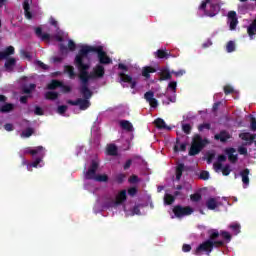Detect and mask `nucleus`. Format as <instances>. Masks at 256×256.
<instances>
[{
	"label": "nucleus",
	"mask_w": 256,
	"mask_h": 256,
	"mask_svg": "<svg viewBox=\"0 0 256 256\" xmlns=\"http://www.w3.org/2000/svg\"><path fill=\"white\" fill-rule=\"evenodd\" d=\"M59 87H63V82L59 81V80H52L48 85H47V89H49L50 91H53Z\"/></svg>",
	"instance_id": "32"
},
{
	"label": "nucleus",
	"mask_w": 256,
	"mask_h": 256,
	"mask_svg": "<svg viewBox=\"0 0 256 256\" xmlns=\"http://www.w3.org/2000/svg\"><path fill=\"white\" fill-rule=\"evenodd\" d=\"M206 207L207 209H209L210 211H215V209H217V207H219V204L217 203V199L215 198H209L206 201Z\"/></svg>",
	"instance_id": "26"
},
{
	"label": "nucleus",
	"mask_w": 256,
	"mask_h": 256,
	"mask_svg": "<svg viewBox=\"0 0 256 256\" xmlns=\"http://www.w3.org/2000/svg\"><path fill=\"white\" fill-rule=\"evenodd\" d=\"M80 95H82L83 98H78L76 100H68V105L77 106L79 105L81 111H87L91 107V97H93V91L89 89L88 86H85L83 84L80 85L79 88Z\"/></svg>",
	"instance_id": "4"
},
{
	"label": "nucleus",
	"mask_w": 256,
	"mask_h": 256,
	"mask_svg": "<svg viewBox=\"0 0 256 256\" xmlns=\"http://www.w3.org/2000/svg\"><path fill=\"white\" fill-rule=\"evenodd\" d=\"M155 57L158 59H169V57H172L171 52H168L167 50L158 49L155 52Z\"/></svg>",
	"instance_id": "24"
},
{
	"label": "nucleus",
	"mask_w": 256,
	"mask_h": 256,
	"mask_svg": "<svg viewBox=\"0 0 256 256\" xmlns=\"http://www.w3.org/2000/svg\"><path fill=\"white\" fill-rule=\"evenodd\" d=\"M35 87H37V85L30 84L29 86H26L23 88V93H25L26 95H29L33 92V90H35Z\"/></svg>",
	"instance_id": "39"
},
{
	"label": "nucleus",
	"mask_w": 256,
	"mask_h": 256,
	"mask_svg": "<svg viewBox=\"0 0 256 256\" xmlns=\"http://www.w3.org/2000/svg\"><path fill=\"white\" fill-rule=\"evenodd\" d=\"M155 127H157V129H165L166 131H171V127L167 126V124L165 123V120H163L162 118H157L154 121Z\"/></svg>",
	"instance_id": "23"
},
{
	"label": "nucleus",
	"mask_w": 256,
	"mask_h": 256,
	"mask_svg": "<svg viewBox=\"0 0 256 256\" xmlns=\"http://www.w3.org/2000/svg\"><path fill=\"white\" fill-rule=\"evenodd\" d=\"M6 59L4 67L8 73H13L15 66L17 65V60L15 58H9V56Z\"/></svg>",
	"instance_id": "13"
},
{
	"label": "nucleus",
	"mask_w": 256,
	"mask_h": 256,
	"mask_svg": "<svg viewBox=\"0 0 256 256\" xmlns=\"http://www.w3.org/2000/svg\"><path fill=\"white\" fill-rule=\"evenodd\" d=\"M157 69L153 68L152 66H145L142 69V77L145 79H151V73H156Z\"/></svg>",
	"instance_id": "22"
},
{
	"label": "nucleus",
	"mask_w": 256,
	"mask_h": 256,
	"mask_svg": "<svg viewBox=\"0 0 256 256\" xmlns=\"http://www.w3.org/2000/svg\"><path fill=\"white\" fill-rule=\"evenodd\" d=\"M198 9L203 11L206 17H215L221 11V0H204Z\"/></svg>",
	"instance_id": "5"
},
{
	"label": "nucleus",
	"mask_w": 256,
	"mask_h": 256,
	"mask_svg": "<svg viewBox=\"0 0 256 256\" xmlns=\"http://www.w3.org/2000/svg\"><path fill=\"white\" fill-rule=\"evenodd\" d=\"M68 49L69 51H75L77 49V44L73 40L68 41Z\"/></svg>",
	"instance_id": "50"
},
{
	"label": "nucleus",
	"mask_w": 256,
	"mask_h": 256,
	"mask_svg": "<svg viewBox=\"0 0 256 256\" xmlns=\"http://www.w3.org/2000/svg\"><path fill=\"white\" fill-rule=\"evenodd\" d=\"M127 201V190H122L116 196V201L114 202L115 205H122Z\"/></svg>",
	"instance_id": "21"
},
{
	"label": "nucleus",
	"mask_w": 256,
	"mask_h": 256,
	"mask_svg": "<svg viewBox=\"0 0 256 256\" xmlns=\"http://www.w3.org/2000/svg\"><path fill=\"white\" fill-rule=\"evenodd\" d=\"M60 53H67V46L65 44H60L59 45Z\"/></svg>",
	"instance_id": "64"
},
{
	"label": "nucleus",
	"mask_w": 256,
	"mask_h": 256,
	"mask_svg": "<svg viewBox=\"0 0 256 256\" xmlns=\"http://www.w3.org/2000/svg\"><path fill=\"white\" fill-rule=\"evenodd\" d=\"M206 157H207L208 165H211V163H213V159H215V153L214 152H208L206 154Z\"/></svg>",
	"instance_id": "45"
},
{
	"label": "nucleus",
	"mask_w": 256,
	"mask_h": 256,
	"mask_svg": "<svg viewBox=\"0 0 256 256\" xmlns=\"http://www.w3.org/2000/svg\"><path fill=\"white\" fill-rule=\"evenodd\" d=\"M11 111H15V104L13 103H5L0 106V113H11Z\"/></svg>",
	"instance_id": "25"
},
{
	"label": "nucleus",
	"mask_w": 256,
	"mask_h": 256,
	"mask_svg": "<svg viewBox=\"0 0 256 256\" xmlns=\"http://www.w3.org/2000/svg\"><path fill=\"white\" fill-rule=\"evenodd\" d=\"M200 179H202L203 181H207V179H209V172L203 170V171L200 173Z\"/></svg>",
	"instance_id": "53"
},
{
	"label": "nucleus",
	"mask_w": 256,
	"mask_h": 256,
	"mask_svg": "<svg viewBox=\"0 0 256 256\" xmlns=\"http://www.w3.org/2000/svg\"><path fill=\"white\" fill-rule=\"evenodd\" d=\"M128 195L130 197H135L137 195V188L131 187L128 189Z\"/></svg>",
	"instance_id": "56"
},
{
	"label": "nucleus",
	"mask_w": 256,
	"mask_h": 256,
	"mask_svg": "<svg viewBox=\"0 0 256 256\" xmlns=\"http://www.w3.org/2000/svg\"><path fill=\"white\" fill-rule=\"evenodd\" d=\"M191 124H183L182 125V131L186 134V135H191Z\"/></svg>",
	"instance_id": "43"
},
{
	"label": "nucleus",
	"mask_w": 256,
	"mask_h": 256,
	"mask_svg": "<svg viewBox=\"0 0 256 256\" xmlns=\"http://www.w3.org/2000/svg\"><path fill=\"white\" fill-rule=\"evenodd\" d=\"M225 153L230 163H236L237 161H239V156L235 154L237 153V150L235 148H226Z\"/></svg>",
	"instance_id": "12"
},
{
	"label": "nucleus",
	"mask_w": 256,
	"mask_h": 256,
	"mask_svg": "<svg viewBox=\"0 0 256 256\" xmlns=\"http://www.w3.org/2000/svg\"><path fill=\"white\" fill-rule=\"evenodd\" d=\"M43 151H45V148L43 146L35 147L34 149L26 148L24 150L25 155H32L35 157V155H43Z\"/></svg>",
	"instance_id": "14"
},
{
	"label": "nucleus",
	"mask_w": 256,
	"mask_h": 256,
	"mask_svg": "<svg viewBox=\"0 0 256 256\" xmlns=\"http://www.w3.org/2000/svg\"><path fill=\"white\" fill-rule=\"evenodd\" d=\"M119 125L125 131H133V124L129 120H121Z\"/></svg>",
	"instance_id": "31"
},
{
	"label": "nucleus",
	"mask_w": 256,
	"mask_h": 256,
	"mask_svg": "<svg viewBox=\"0 0 256 256\" xmlns=\"http://www.w3.org/2000/svg\"><path fill=\"white\" fill-rule=\"evenodd\" d=\"M205 129H207L209 131V129H211V124L210 123H203V124H200L198 126V131H205Z\"/></svg>",
	"instance_id": "44"
},
{
	"label": "nucleus",
	"mask_w": 256,
	"mask_h": 256,
	"mask_svg": "<svg viewBox=\"0 0 256 256\" xmlns=\"http://www.w3.org/2000/svg\"><path fill=\"white\" fill-rule=\"evenodd\" d=\"M34 113L39 116L44 115L43 108L40 106H35Z\"/></svg>",
	"instance_id": "59"
},
{
	"label": "nucleus",
	"mask_w": 256,
	"mask_h": 256,
	"mask_svg": "<svg viewBox=\"0 0 256 256\" xmlns=\"http://www.w3.org/2000/svg\"><path fill=\"white\" fill-rule=\"evenodd\" d=\"M174 151H175V153H179V151H187V144L186 143L180 144V148H179V145L176 144L174 146Z\"/></svg>",
	"instance_id": "41"
},
{
	"label": "nucleus",
	"mask_w": 256,
	"mask_h": 256,
	"mask_svg": "<svg viewBox=\"0 0 256 256\" xmlns=\"http://www.w3.org/2000/svg\"><path fill=\"white\" fill-rule=\"evenodd\" d=\"M120 81L123 83H130L131 89H135L137 87V81L133 80V77H131L128 74H125L124 72L119 73Z\"/></svg>",
	"instance_id": "11"
},
{
	"label": "nucleus",
	"mask_w": 256,
	"mask_h": 256,
	"mask_svg": "<svg viewBox=\"0 0 256 256\" xmlns=\"http://www.w3.org/2000/svg\"><path fill=\"white\" fill-rule=\"evenodd\" d=\"M249 168H246L240 172V176L242 178V183L247 187L249 185Z\"/></svg>",
	"instance_id": "27"
},
{
	"label": "nucleus",
	"mask_w": 256,
	"mask_h": 256,
	"mask_svg": "<svg viewBox=\"0 0 256 256\" xmlns=\"http://www.w3.org/2000/svg\"><path fill=\"white\" fill-rule=\"evenodd\" d=\"M126 177H127V176H126L125 174L120 173V174H118V175L116 176V182L119 183V184H121V183H123V182L125 181V178H126Z\"/></svg>",
	"instance_id": "48"
},
{
	"label": "nucleus",
	"mask_w": 256,
	"mask_h": 256,
	"mask_svg": "<svg viewBox=\"0 0 256 256\" xmlns=\"http://www.w3.org/2000/svg\"><path fill=\"white\" fill-rule=\"evenodd\" d=\"M10 55H15V47L8 46L4 51H0V61L7 59Z\"/></svg>",
	"instance_id": "17"
},
{
	"label": "nucleus",
	"mask_w": 256,
	"mask_h": 256,
	"mask_svg": "<svg viewBox=\"0 0 256 256\" xmlns=\"http://www.w3.org/2000/svg\"><path fill=\"white\" fill-rule=\"evenodd\" d=\"M106 153L107 155H110V157H115L117 156L118 149L115 144H109L106 148Z\"/></svg>",
	"instance_id": "29"
},
{
	"label": "nucleus",
	"mask_w": 256,
	"mask_h": 256,
	"mask_svg": "<svg viewBox=\"0 0 256 256\" xmlns=\"http://www.w3.org/2000/svg\"><path fill=\"white\" fill-rule=\"evenodd\" d=\"M129 183H139V176L137 175H132L130 176V178L128 179Z\"/></svg>",
	"instance_id": "60"
},
{
	"label": "nucleus",
	"mask_w": 256,
	"mask_h": 256,
	"mask_svg": "<svg viewBox=\"0 0 256 256\" xmlns=\"http://www.w3.org/2000/svg\"><path fill=\"white\" fill-rule=\"evenodd\" d=\"M240 139H242V141H247L248 145H253V143H255V134H251L249 132H244L239 134Z\"/></svg>",
	"instance_id": "15"
},
{
	"label": "nucleus",
	"mask_w": 256,
	"mask_h": 256,
	"mask_svg": "<svg viewBox=\"0 0 256 256\" xmlns=\"http://www.w3.org/2000/svg\"><path fill=\"white\" fill-rule=\"evenodd\" d=\"M168 89H171L174 93L177 91V83L172 81L168 84Z\"/></svg>",
	"instance_id": "58"
},
{
	"label": "nucleus",
	"mask_w": 256,
	"mask_h": 256,
	"mask_svg": "<svg viewBox=\"0 0 256 256\" xmlns=\"http://www.w3.org/2000/svg\"><path fill=\"white\" fill-rule=\"evenodd\" d=\"M190 199H191V201H194L197 203L201 199V194H199V193L192 194L190 196Z\"/></svg>",
	"instance_id": "52"
},
{
	"label": "nucleus",
	"mask_w": 256,
	"mask_h": 256,
	"mask_svg": "<svg viewBox=\"0 0 256 256\" xmlns=\"http://www.w3.org/2000/svg\"><path fill=\"white\" fill-rule=\"evenodd\" d=\"M238 153L239 155H247V148H245L244 146L238 147Z\"/></svg>",
	"instance_id": "62"
},
{
	"label": "nucleus",
	"mask_w": 256,
	"mask_h": 256,
	"mask_svg": "<svg viewBox=\"0 0 256 256\" xmlns=\"http://www.w3.org/2000/svg\"><path fill=\"white\" fill-rule=\"evenodd\" d=\"M94 181H98V183H107L109 181V176H107V174H98Z\"/></svg>",
	"instance_id": "35"
},
{
	"label": "nucleus",
	"mask_w": 256,
	"mask_h": 256,
	"mask_svg": "<svg viewBox=\"0 0 256 256\" xmlns=\"http://www.w3.org/2000/svg\"><path fill=\"white\" fill-rule=\"evenodd\" d=\"M172 75H175V77H183L185 75V70H178V71H171Z\"/></svg>",
	"instance_id": "51"
},
{
	"label": "nucleus",
	"mask_w": 256,
	"mask_h": 256,
	"mask_svg": "<svg viewBox=\"0 0 256 256\" xmlns=\"http://www.w3.org/2000/svg\"><path fill=\"white\" fill-rule=\"evenodd\" d=\"M172 211L175 217H177L178 219H181V217H187L193 213V209L191 208V206L183 207L181 205L174 206Z\"/></svg>",
	"instance_id": "7"
},
{
	"label": "nucleus",
	"mask_w": 256,
	"mask_h": 256,
	"mask_svg": "<svg viewBox=\"0 0 256 256\" xmlns=\"http://www.w3.org/2000/svg\"><path fill=\"white\" fill-rule=\"evenodd\" d=\"M231 137V134L227 130H221L218 134L214 135L215 141H220V143H227Z\"/></svg>",
	"instance_id": "10"
},
{
	"label": "nucleus",
	"mask_w": 256,
	"mask_h": 256,
	"mask_svg": "<svg viewBox=\"0 0 256 256\" xmlns=\"http://www.w3.org/2000/svg\"><path fill=\"white\" fill-rule=\"evenodd\" d=\"M89 53H97V58L100 65H111V63H113V60L107 55V52L103 51V47L101 46H82L77 56L85 59Z\"/></svg>",
	"instance_id": "3"
},
{
	"label": "nucleus",
	"mask_w": 256,
	"mask_h": 256,
	"mask_svg": "<svg viewBox=\"0 0 256 256\" xmlns=\"http://www.w3.org/2000/svg\"><path fill=\"white\" fill-rule=\"evenodd\" d=\"M35 133V130L33 128H26L25 130L22 131L21 137L29 138L31 135Z\"/></svg>",
	"instance_id": "38"
},
{
	"label": "nucleus",
	"mask_w": 256,
	"mask_h": 256,
	"mask_svg": "<svg viewBox=\"0 0 256 256\" xmlns=\"http://www.w3.org/2000/svg\"><path fill=\"white\" fill-rule=\"evenodd\" d=\"M43 157H45V150H43V155H38V157L32 163L27 164L28 171H31V167L37 169L40 163L43 162Z\"/></svg>",
	"instance_id": "19"
},
{
	"label": "nucleus",
	"mask_w": 256,
	"mask_h": 256,
	"mask_svg": "<svg viewBox=\"0 0 256 256\" xmlns=\"http://www.w3.org/2000/svg\"><path fill=\"white\" fill-rule=\"evenodd\" d=\"M148 103H149L150 107H152L153 109H155L157 107V105H159V103L157 102V99H155V98L150 100Z\"/></svg>",
	"instance_id": "63"
},
{
	"label": "nucleus",
	"mask_w": 256,
	"mask_h": 256,
	"mask_svg": "<svg viewBox=\"0 0 256 256\" xmlns=\"http://www.w3.org/2000/svg\"><path fill=\"white\" fill-rule=\"evenodd\" d=\"M247 33L250 39H253V36L256 34V19H254L252 23L248 26Z\"/></svg>",
	"instance_id": "30"
},
{
	"label": "nucleus",
	"mask_w": 256,
	"mask_h": 256,
	"mask_svg": "<svg viewBox=\"0 0 256 256\" xmlns=\"http://www.w3.org/2000/svg\"><path fill=\"white\" fill-rule=\"evenodd\" d=\"M226 51L227 53H233L235 51V42L234 41H228L226 45Z\"/></svg>",
	"instance_id": "40"
},
{
	"label": "nucleus",
	"mask_w": 256,
	"mask_h": 256,
	"mask_svg": "<svg viewBox=\"0 0 256 256\" xmlns=\"http://www.w3.org/2000/svg\"><path fill=\"white\" fill-rule=\"evenodd\" d=\"M66 112H67V105L58 106L57 113H59V115H64V113Z\"/></svg>",
	"instance_id": "49"
},
{
	"label": "nucleus",
	"mask_w": 256,
	"mask_h": 256,
	"mask_svg": "<svg viewBox=\"0 0 256 256\" xmlns=\"http://www.w3.org/2000/svg\"><path fill=\"white\" fill-rule=\"evenodd\" d=\"M99 169V163H97L95 160L92 161L88 171L85 173V179L91 181H95L97 177V170Z\"/></svg>",
	"instance_id": "8"
},
{
	"label": "nucleus",
	"mask_w": 256,
	"mask_h": 256,
	"mask_svg": "<svg viewBox=\"0 0 256 256\" xmlns=\"http://www.w3.org/2000/svg\"><path fill=\"white\" fill-rule=\"evenodd\" d=\"M59 98V93L53 92V91H48L45 93V99L48 101H55Z\"/></svg>",
	"instance_id": "33"
},
{
	"label": "nucleus",
	"mask_w": 256,
	"mask_h": 256,
	"mask_svg": "<svg viewBox=\"0 0 256 256\" xmlns=\"http://www.w3.org/2000/svg\"><path fill=\"white\" fill-rule=\"evenodd\" d=\"M155 97V93L153 91H148L144 94V99L149 103Z\"/></svg>",
	"instance_id": "42"
},
{
	"label": "nucleus",
	"mask_w": 256,
	"mask_h": 256,
	"mask_svg": "<svg viewBox=\"0 0 256 256\" xmlns=\"http://www.w3.org/2000/svg\"><path fill=\"white\" fill-rule=\"evenodd\" d=\"M75 65L79 70L78 78L81 85L89 87L90 79H103L105 77V67L101 64H97L93 71L89 73V64L83 63V58L81 56L75 57Z\"/></svg>",
	"instance_id": "2"
},
{
	"label": "nucleus",
	"mask_w": 256,
	"mask_h": 256,
	"mask_svg": "<svg viewBox=\"0 0 256 256\" xmlns=\"http://www.w3.org/2000/svg\"><path fill=\"white\" fill-rule=\"evenodd\" d=\"M224 93L225 95H231L233 93H235V89H233V87L227 85V86H224Z\"/></svg>",
	"instance_id": "47"
},
{
	"label": "nucleus",
	"mask_w": 256,
	"mask_h": 256,
	"mask_svg": "<svg viewBox=\"0 0 256 256\" xmlns=\"http://www.w3.org/2000/svg\"><path fill=\"white\" fill-rule=\"evenodd\" d=\"M228 20H229L230 31H235V29H237V25L239 24V20L237 18V12L229 11Z\"/></svg>",
	"instance_id": "9"
},
{
	"label": "nucleus",
	"mask_w": 256,
	"mask_h": 256,
	"mask_svg": "<svg viewBox=\"0 0 256 256\" xmlns=\"http://www.w3.org/2000/svg\"><path fill=\"white\" fill-rule=\"evenodd\" d=\"M222 236L223 240H217ZM233 237L231 234L225 230L210 229L208 230V239L202 242L195 250L194 255L201 256L205 253L207 256H211L213 249H219L220 247H225L226 243H231Z\"/></svg>",
	"instance_id": "1"
},
{
	"label": "nucleus",
	"mask_w": 256,
	"mask_h": 256,
	"mask_svg": "<svg viewBox=\"0 0 256 256\" xmlns=\"http://www.w3.org/2000/svg\"><path fill=\"white\" fill-rule=\"evenodd\" d=\"M231 173V166L226 165L225 167L222 168V175H224V177H227L228 175H230Z\"/></svg>",
	"instance_id": "46"
},
{
	"label": "nucleus",
	"mask_w": 256,
	"mask_h": 256,
	"mask_svg": "<svg viewBox=\"0 0 256 256\" xmlns=\"http://www.w3.org/2000/svg\"><path fill=\"white\" fill-rule=\"evenodd\" d=\"M214 170L217 172L221 171V169H223V164H221V162H215L213 164Z\"/></svg>",
	"instance_id": "57"
},
{
	"label": "nucleus",
	"mask_w": 256,
	"mask_h": 256,
	"mask_svg": "<svg viewBox=\"0 0 256 256\" xmlns=\"http://www.w3.org/2000/svg\"><path fill=\"white\" fill-rule=\"evenodd\" d=\"M184 171H185V164L180 163L176 166V181H181V177H183Z\"/></svg>",
	"instance_id": "28"
},
{
	"label": "nucleus",
	"mask_w": 256,
	"mask_h": 256,
	"mask_svg": "<svg viewBox=\"0 0 256 256\" xmlns=\"http://www.w3.org/2000/svg\"><path fill=\"white\" fill-rule=\"evenodd\" d=\"M60 87H61L62 93H71V87L70 86L62 84V86H60Z\"/></svg>",
	"instance_id": "61"
},
{
	"label": "nucleus",
	"mask_w": 256,
	"mask_h": 256,
	"mask_svg": "<svg viewBox=\"0 0 256 256\" xmlns=\"http://www.w3.org/2000/svg\"><path fill=\"white\" fill-rule=\"evenodd\" d=\"M32 0H24L23 2V9L26 19H33V14L31 13L30 9V3H32Z\"/></svg>",
	"instance_id": "18"
},
{
	"label": "nucleus",
	"mask_w": 256,
	"mask_h": 256,
	"mask_svg": "<svg viewBox=\"0 0 256 256\" xmlns=\"http://www.w3.org/2000/svg\"><path fill=\"white\" fill-rule=\"evenodd\" d=\"M159 75V81H170V79H173V73H171V70H169V68H163L160 71Z\"/></svg>",
	"instance_id": "16"
},
{
	"label": "nucleus",
	"mask_w": 256,
	"mask_h": 256,
	"mask_svg": "<svg viewBox=\"0 0 256 256\" xmlns=\"http://www.w3.org/2000/svg\"><path fill=\"white\" fill-rule=\"evenodd\" d=\"M250 121H251V124H250L251 131H256V118L251 116Z\"/></svg>",
	"instance_id": "55"
},
{
	"label": "nucleus",
	"mask_w": 256,
	"mask_h": 256,
	"mask_svg": "<svg viewBox=\"0 0 256 256\" xmlns=\"http://www.w3.org/2000/svg\"><path fill=\"white\" fill-rule=\"evenodd\" d=\"M164 203L165 205H173L175 203V196L171 194H165L164 195Z\"/></svg>",
	"instance_id": "36"
},
{
	"label": "nucleus",
	"mask_w": 256,
	"mask_h": 256,
	"mask_svg": "<svg viewBox=\"0 0 256 256\" xmlns=\"http://www.w3.org/2000/svg\"><path fill=\"white\" fill-rule=\"evenodd\" d=\"M36 37H39L41 41H49L51 39V35L47 33H43V29L41 27L35 28Z\"/></svg>",
	"instance_id": "20"
},
{
	"label": "nucleus",
	"mask_w": 256,
	"mask_h": 256,
	"mask_svg": "<svg viewBox=\"0 0 256 256\" xmlns=\"http://www.w3.org/2000/svg\"><path fill=\"white\" fill-rule=\"evenodd\" d=\"M230 229H232L234 235H239L241 233V224L234 223L229 226Z\"/></svg>",
	"instance_id": "37"
},
{
	"label": "nucleus",
	"mask_w": 256,
	"mask_h": 256,
	"mask_svg": "<svg viewBox=\"0 0 256 256\" xmlns=\"http://www.w3.org/2000/svg\"><path fill=\"white\" fill-rule=\"evenodd\" d=\"M65 72L69 75L70 79H75V68L73 66L67 65L65 66Z\"/></svg>",
	"instance_id": "34"
},
{
	"label": "nucleus",
	"mask_w": 256,
	"mask_h": 256,
	"mask_svg": "<svg viewBox=\"0 0 256 256\" xmlns=\"http://www.w3.org/2000/svg\"><path fill=\"white\" fill-rule=\"evenodd\" d=\"M207 143V139H203L201 135L195 134L194 137L192 138V143L188 155L190 157H195V155H199L201 151H203Z\"/></svg>",
	"instance_id": "6"
},
{
	"label": "nucleus",
	"mask_w": 256,
	"mask_h": 256,
	"mask_svg": "<svg viewBox=\"0 0 256 256\" xmlns=\"http://www.w3.org/2000/svg\"><path fill=\"white\" fill-rule=\"evenodd\" d=\"M36 64L44 71H47V69H49V66L43 63L41 60L36 61Z\"/></svg>",
	"instance_id": "54"
}]
</instances>
